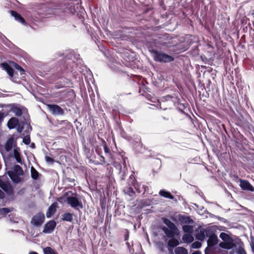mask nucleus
Masks as SVG:
<instances>
[{"label": "nucleus", "instance_id": "nucleus-7", "mask_svg": "<svg viewBox=\"0 0 254 254\" xmlns=\"http://www.w3.org/2000/svg\"><path fill=\"white\" fill-rule=\"evenodd\" d=\"M216 55L214 48H211V49H208L207 52L200 57L203 62H211L214 60Z\"/></svg>", "mask_w": 254, "mask_h": 254}, {"label": "nucleus", "instance_id": "nucleus-18", "mask_svg": "<svg viewBox=\"0 0 254 254\" xmlns=\"http://www.w3.org/2000/svg\"><path fill=\"white\" fill-rule=\"evenodd\" d=\"M103 142H104L103 148H104V151L105 153L106 157L108 158L109 159H110V160H109V162H110L111 163H112L113 162V158L112 155L111 153L110 149L107 146L106 142L105 141H103Z\"/></svg>", "mask_w": 254, "mask_h": 254}, {"label": "nucleus", "instance_id": "nucleus-60", "mask_svg": "<svg viewBox=\"0 0 254 254\" xmlns=\"http://www.w3.org/2000/svg\"><path fill=\"white\" fill-rule=\"evenodd\" d=\"M81 65H82V67H85V66L84 65L81 64Z\"/></svg>", "mask_w": 254, "mask_h": 254}, {"label": "nucleus", "instance_id": "nucleus-26", "mask_svg": "<svg viewBox=\"0 0 254 254\" xmlns=\"http://www.w3.org/2000/svg\"><path fill=\"white\" fill-rule=\"evenodd\" d=\"M159 194L160 196L167 198L170 199H173L174 198V196L171 194L170 192L166 191L164 190H161L159 191Z\"/></svg>", "mask_w": 254, "mask_h": 254}, {"label": "nucleus", "instance_id": "nucleus-25", "mask_svg": "<svg viewBox=\"0 0 254 254\" xmlns=\"http://www.w3.org/2000/svg\"><path fill=\"white\" fill-rule=\"evenodd\" d=\"M23 110L24 108L23 107H15L12 108V111L15 116L19 117L22 115Z\"/></svg>", "mask_w": 254, "mask_h": 254}, {"label": "nucleus", "instance_id": "nucleus-30", "mask_svg": "<svg viewBox=\"0 0 254 254\" xmlns=\"http://www.w3.org/2000/svg\"><path fill=\"white\" fill-rule=\"evenodd\" d=\"M183 231L185 233L191 234L193 232V228L192 226L188 225H184L182 227Z\"/></svg>", "mask_w": 254, "mask_h": 254}, {"label": "nucleus", "instance_id": "nucleus-21", "mask_svg": "<svg viewBox=\"0 0 254 254\" xmlns=\"http://www.w3.org/2000/svg\"><path fill=\"white\" fill-rule=\"evenodd\" d=\"M18 124V120L16 118H11L7 123V127L9 129L15 128Z\"/></svg>", "mask_w": 254, "mask_h": 254}, {"label": "nucleus", "instance_id": "nucleus-12", "mask_svg": "<svg viewBox=\"0 0 254 254\" xmlns=\"http://www.w3.org/2000/svg\"><path fill=\"white\" fill-rule=\"evenodd\" d=\"M219 245L220 247L227 250H231L236 246L231 237H230V241L221 242Z\"/></svg>", "mask_w": 254, "mask_h": 254}, {"label": "nucleus", "instance_id": "nucleus-32", "mask_svg": "<svg viewBox=\"0 0 254 254\" xmlns=\"http://www.w3.org/2000/svg\"><path fill=\"white\" fill-rule=\"evenodd\" d=\"M39 174L38 171L33 167L31 168V175L33 179L37 180L38 178Z\"/></svg>", "mask_w": 254, "mask_h": 254}, {"label": "nucleus", "instance_id": "nucleus-51", "mask_svg": "<svg viewBox=\"0 0 254 254\" xmlns=\"http://www.w3.org/2000/svg\"><path fill=\"white\" fill-rule=\"evenodd\" d=\"M128 239V232H127V234L125 235V240L127 241Z\"/></svg>", "mask_w": 254, "mask_h": 254}, {"label": "nucleus", "instance_id": "nucleus-44", "mask_svg": "<svg viewBox=\"0 0 254 254\" xmlns=\"http://www.w3.org/2000/svg\"><path fill=\"white\" fill-rule=\"evenodd\" d=\"M45 160L47 162L49 163L50 164L53 163L54 161V160L53 158L48 156H45Z\"/></svg>", "mask_w": 254, "mask_h": 254}, {"label": "nucleus", "instance_id": "nucleus-3", "mask_svg": "<svg viewBox=\"0 0 254 254\" xmlns=\"http://www.w3.org/2000/svg\"><path fill=\"white\" fill-rule=\"evenodd\" d=\"M121 157L122 158L121 162L115 161L113 165L119 170L121 179L124 180L127 176V168L126 163V159L122 156Z\"/></svg>", "mask_w": 254, "mask_h": 254}, {"label": "nucleus", "instance_id": "nucleus-29", "mask_svg": "<svg viewBox=\"0 0 254 254\" xmlns=\"http://www.w3.org/2000/svg\"><path fill=\"white\" fill-rule=\"evenodd\" d=\"M62 219L64 221L71 222L73 219L72 214L70 213H65L63 215Z\"/></svg>", "mask_w": 254, "mask_h": 254}, {"label": "nucleus", "instance_id": "nucleus-5", "mask_svg": "<svg viewBox=\"0 0 254 254\" xmlns=\"http://www.w3.org/2000/svg\"><path fill=\"white\" fill-rule=\"evenodd\" d=\"M154 61L157 62L169 63L174 60V58L164 53L153 51Z\"/></svg>", "mask_w": 254, "mask_h": 254}, {"label": "nucleus", "instance_id": "nucleus-2", "mask_svg": "<svg viewBox=\"0 0 254 254\" xmlns=\"http://www.w3.org/2000/svg\"><path fill=\"white\" fill-rule=\"evenodd\" d=\"M163 223L168 228L163 227L162 230L169 238L173 237L175 235L179 234V230L175 224L167 218L163 219Z\"/></svg>", "mask_w": 254, "mask_h": 254}, {"label": "nucleus", "instance_id": "nucleus-54", "mask_svg": "<svg viewBox=\"0 0 254 254\" xmlns=\"http://www.w3.org/2000/svg\"><path fill=\"white\" fill-rule=\"evenodd\" d=\"M8 62H9V64H16L15 62H12V61H9Z\"/></svg>", "mask_w": 254, "mask_h": 254}, {"label": "nucleus", "instance_id": "nucleus-38", "mask_svg": "<svg viewBox=\"0 0 254 254\" xmlns=\"http://www.w3.org/2000/svg\"><path fill=\"white\" fill-rule=\"evenodd\" d=\"M126 193H127L128 195H129L130 196H132L133 194H134V192L131 187H128L127 188L126 190Z\"/></svg>", "mask_w": 254, "mask_h": 254}, {"label": "nucleus", "instance_id": "nucleus-27", "mask_svg": "<svg viewBox=\"0 0 254 254\" xmlns=\"http://www.w3.org/2000/svg\"><path fill=\"white\" fill-rule=\"evenodd\" d=\"M182 240L185 243H190L193 241L194 239L191 234L187 233L184 235Z\"/></svg>", "mask_w": 254, "mask_h": 254}, {"label": "nucleus", "instance_id": "nucleus-22", "mask_svg": "<svg viewBox=\"0 0 254 254\" xmlns=\"http://www.w3.org/2000/svg\"><path fill=\"white\" fill-rule=\"evenodd\" d=\"M208 230H211V229L208 228L205 229L200 230L199 233L196 234V239L200 241H203L205 238H207L205 233Z\"/></svg>", "mask_w": 254, "mask_h": 254}, {"label": "nucleus", "instance_id": "nucleus-19", "mask_svg": "<svg viewBox=\"0 0 254 254\" xmlns=\"http://www.w3.org/2000/svg\"><path fill=\"white\" fill-rule=\"evenodd\" d=\"M14 139L13 137H11L7 139L5 145V149L7 152H8L12 149L14 145Z\"/></svg>", "mask_w": 254, "mask_h": 254}, {"label": "nucleus", "instance_id": "nucleus-43", "mask_svg": "<svg viewBox=\"0 0 254 254\" xmlns=\"http://www.w3.org/2000/svg\"><path fill=\"white\" fill-rule=\"evenodd\" d=\"M250 246L253 253H254V237L252 236L250 238Z\"/></svg>", "mask_w": 254, "mask_h": 254}, {"label": "nucleus", "instance_id": "nucleus-45", "mask_svg": "<svg viewBox=\"0 0 254 254\" xmlns=\"http://www.w3.org/2000/svg\"><path fill=\"white\" fill-rule=\"evenodd\" d=\"M6 116V115L4 113L0 112V125H1V123L3 121V119L4 117Z\"/></svg>", "mask_w": 254, "mask_h": 254}, {"label": "nucleus", "instance_id": "nucleus-17", "mask_svg": "<svg viewBox=\"0 0 254 254\" xmlns=\"http://www.w3.org/2000/svg\"><path fill=\"white\" fill-rule=\"evenodd\" d=\"M7 174L11 179V180L15 183H18L20 182V178L19 175L14 172L13 171H9Z\"/></svg>", "mask_w": 254, "mask_h": 254}, {"label": "nucleus", "instance_id": "nucleus-56", "mask_svg": "<svg viewBox=\"0 0 254 254\" xmlns=\"http://www.w3.org/2000/svg\"><path fill=\"white\" fill-rule=\"evenodd\" d=\"M234 250H233V251H231V252H230V254H234Z\"/></svg>", "mask_w": 254, "mask_h": 254}, {"label": "nucleus", "instance_id": "nucleus-48", "mask_svg": "<svg viewBox=\"0 0 254 254\" xmlns=\"http://www.w3.org/2000/svg\"><path fill=\"white\" fill-rule=\"evenodd\" d=\"M25 61L27 64L29 63L30 64H32L33 63V60L31 58L28 59L27 61L25 60Z\"/></svg>", "mask_w": 254, "mask_h": 254}, {"label": "nucleus", "instance_id": "nucleus-31", "mask_svg": "<svg viewBox=\"0 0 254 254\" xmlns=\"http://www.w3.org/2000/svg\"><path fill=\"white\" fill-rule=\"evenodd\" d=\"M14 156L16 161L22 164V160L21 158L20 154L17 149L14 148L13 151Z\"/></svg>", "mask_w": 254, "mask_h": 254}, {"label": "nucleus", "instance_id": "nucleus-55", "mask_svg": "<svg viewBox=\"0 0 254 254\" xmlns=\"http://www.w3.org/2000/svg\"><path fill=\"white\" fill-rule=\"evenodd\" d=\"M31 147H32V148H34L35 147V144L34 143H32L31 145Z\"/></svg>", "mask_w": 254, "mask_h": 254}, {"label": "nucleus", "instance_id": "nucleus-33", "mask_svg": "<svg viewBox=\"0 0 254 254\" xmlns=\"http://www.w3.org/2000/svg\"><path fill=\"white\" fill-rule=\"evenodd\" d=\"M176 254H188L187 250L183 247H177L175 250Z\"/></svg>", "mask_w": 254, "mask_h": 254}, {"label": "nucleus", "instance_id": "nucleus-1", "mask_svg": "<svg viewBox=\"0 0 254 254\" xmlns=\"http://www.w3.org/2000/svg\"><path fill=\"white\" fill-rule=\"evenodd\" d=\"M63 57L65 61H71V63L76 64H81L83 62L80 55L71 49L66 50L64 52H59L56 54V57Z\"/></svg>", "mask_w": 254, "mask_h": 254}, {"label": "nucleus", "instance_id": "nucleus-40", "mask_svg": "<svg viewBox=\"0 0 254 254\" xmlns=\"http://www.w3.org/2000/svg\"><path fill=\"white\" fill-rule=\"evenodd\" d=\"M14 66H15V68L17 69V70H20V74L21 75H22L23 74H24V72H25V70L23 69V68L22 67H21L19 64H14Z\"/></svg>", "mask_w": 254, "mask_h": 254}, {"label": "nucleus", "instance_id": "nucleus-62", "mask_svg": "<svg viewBox=\"0 0 254 254\" xmlns=\"http://www.w3.org/2000/svg\"><path fill=\"white\" fill-rule=\"evenodd\" d=\"M132 176H133V175H131V176H130V178H131Z\"/></svg>", "mask_w": 254, "mask_h": 254}, {"label": "nucleus", "instance_id": "nucleus-23", "mask_svg": "<svg viewBox=\"0 0 254 254\" xmlns=\"http://www.w3.org/2000/svg\"><path fill=\"white\" fill-rule=\"evenodd\" d=\"M57 203H53L48 208L46 213V216L48 218H50L53 214L55 213L56 211Z\"/></svg>", "mask_w": 254, "mask_h": 254}, {"label": "nucleus", "instance_id": "nucleus-39", "mask_svg": "<svg viewBox=\"0 0 254 254\" xmlns=\"http://www.w3.org/2000/svg\"><path fill=\"white\" fill-rule=\"evenodd\" d=\"M200 247H201L200 243L199 242H197V241L194 242L191 244V247L193 249H198V248H200Z\"/></svg>", "mask_w": 254, "mask_h": 254}, {"label": "nucleus", "instance_id": "nucleus-8", "mask_svg": "<svg viewBox=\"0 0 254 254\" xmlns=\"http://www.w3.org/2000/svg\"><path fill=\"white\" fill-rule=\"evenodd\" d=\"M67 203L72 208L75 209L82 208L83 205L82 202L75 197L69 196L66 198Z\"/></svg>", "mask_w": 254, "mask_h": 254}, {"label": "nucleus", "instance_id": "nucleus-57", "mask_svg": "<svg viewBox=\"0 0 254 254\" xmlns=\"http://www.w3.org/2000/svg\"><path fill=\"white\" fill-rule=\"evenodd\" d=\"M18 131H19V132H21L22 131V129L18 128Z\"/></svg>", "mask_w": 254, "mask_h": 254}, {"label": "nucleus", "instance_id": "nucleus-42", "mask_svg": "<svg viewBox=\"0 0 254 254\" xmlns=\"http://www.w3.org/2000/svg\"><path fill=\"white\" fill-rule=\"evenodd\" d=\"M23 142L25 144H29L30 142V138L28 135L25 136L23 139Z\"/></svg>", "mask_w": 254, "mask_h": 254}, {"label": "nucleus", "instance_id": "nucleus-52", "mask_svg": "<svg viewBox=\"0 0 254 254\" xmlns=\"http://www.w3.org/2000/svg\"><path fill=\"white\" fill-rule=\"evenodd\" d=\"M28 254H38L35 252H30Z\"/></svg>", "mask_w": 254, "mask_h": 254}, {"label": "nucleus", "instance_id": "nucleus-50", "mask_svg": "<svg viewBox=\"0 0 254 254\" xmlns=\"http://www.w3.org/2000/svg\"><path fill=\"white\" fill-rule=\"evenodd\" d=\"M206 46L207 47V50L208 49L209 50V49H211V48H213V47L211 45L210 43H207L206 44Z\"/></svg>", "mask_w": 254, "mask_h": 254}, {"label": "nucleus", "instance_id": "nucleus-13", "mask_svg": "<svg viewBox=\"0 0 254 254\" xmlns=\"http://www.w3.org/2000/svg\"><path fill=\"white\" fill-rule=\"evenodd\" d=\"M240 186L241 189L244 190L254 191V188L248 181L241 180Z\"/></svg>", "mask_w": 254, "mask_h": 254}, {"label": "nucleus", "instance_id": "nucleus-24", "mask_svg": "<svg viewBox=\"0 0 254 254\" xmlns=\"http://www.w3.org/2000/svg\"><path fill=\"white\" fill-rule=\"evenodd\" d=\"M0 67L6 71L7 74L10 76H13L14 70L12 67L9 66V64H0Z\"/></svg>", "mask_w": 254, "mask_h": 254}, {"label": "nucleus", "instance_id": "nucleus-35", "mask_svg": "<svg viewBox=\"0 0 254 254\" xmlns=\"http://www.w3.org/2000/svg\"><path fill=\"white\" fill-rule=\"evenodd\" d=\"M219 237L224 242L230 241V237H231L228 234L223 232L220 233Z\"/></svg>", "mask_w": 254, "mask_h": 254}, {"label": "nucleus", "instance_id": "nucleus-6", "mask_svg": "<svg viewBox=\"0 0 254 254\" xmlns=\"http://www.w3.org/2000/svg\"><path fill=\"white\" fill-rule=\"evenodd\" d=\"M191 44V41L190 39H184L181 42L173 46V50H176L177 53H180L187 51Z\"/></svg>", "mask_w": 254, "mask_h": 254}, {"label": "nucleus", "instance_id": "nucleus-53", "mask_svg": "<svg viewBox=\"0 0 254 254\" xmlns=\"http://www.w3.org/2000/svg\"><path fill=\"white\" fill-rule=\"evenodd\" d=\"M192 254H201L200 252L196 251L195 252L193 253Z\"/></svg>", "mask_w": 254, "mask_h": 254}, {"label": "nucleus", "instance_id": "nucleus-11", "mask_svg": "<svg viewBox=\"0 0 254 254\" xmlns=\"http://www.w3.org/2000/svg\"><path fill=\"white\" fill-rule=\"evenodd\" d=\"M56 224V222L55 221H50L45 225L43 232L46 234L51 233L54 230Z\"/></svg>", "mask_w": 254, "mask_h": 254}, {"label": "nucleus", "instance_id": "nucleus-20", "mask_svg": "<svg viewBox=\"0 0 254 254\" xmlns=\"http://www.w3.org/2000/svg\"><path fill=\"white\" fill-rule=\"evenodd\" d=\"M171 100H172V97L170 95H167L166 96L163 97L162 98H161L160 99V101H159V102L160 103V109H162L163 110H166L167 109V107L164 106L163 104L166 101L171 102Z\"/></svg>", "mask_w": 254, "mask_h": 254}, {"label": "nucleus", "instance_id": "nucleus-36", "mask_svg": "<svg viewBox=\"0 0 254 254\" xmlns=\"http://www.w3.org/2000/svg\"><path fill=\"white\" fill-rule=\"evenodd\" d=\"M44 254H57L51 247H46L43 250Z\"/></svg>", "mask_w": 254, "mask_h": 254}, {"label": "nucleus", "instance_id": "nucleus-49", "mask_svg": "<svg viewBox=\"0 0 254 254\" xmlns=\"http://www.w3.org/2000/svg\"><path fill=\"white\" fill-rule=\"evenodd\" d=\"M101 159H100V161H102L103 163H105L106 161H105V157L103 156H101Z\"/></svg>", "mask_w": 254, "mask_h": 254}, {"label": "nucleus", "instance_id": "nucleus-61", "mask_svg": "<svg viewBox=\"0 0 254 254\" xmlns=\"http://www.w3.org/2000/svg\"><path fill=\"white\" fill-rule=\"evenodd\" d=\"M2 64H7V63H6V62H4V63H3Z\"/></svg>", "mask_w": 254, "mask_h": 254}, {"label": "nucleus", "instance_id": "nucleus-34", "mask_svg": "<svg viewBox=\"0 0 254 254\" xmlns=\"http://www.w3.org/2000/svg\"><path fill=\"white\" fill-rule=\"evenodd\" d=\"M13 172L20 176H22L23 174V171L22 168L18 165H15L14 166Z\"/></svg>", "mask_w": 254, "mask_h": 254}, {"label": "nucleus", "instance_id": "nucleus-58", "mask_svg": "<svg viewBox=\"0 0 254 254\" xmlns=\"http://www.w3.org/2000/svg\"><path fill=\"white\" fill-rule=\"evenodd\" d=\"M20 64H24V62H23V61H20Z\"/></svg>", "mask_w": 254, "mask_h": 254}, {"label": "nucleus", "instance_id": "nucleus-14", "mask_svg": "<svg viewBox=\"0 0 254 254\" xmlns=\"http://www.w3.org/2000/svg\"><path fill=\"white\" fill-rule=\"evenodd\" d=\"M65 7L64 8V11L67 13L74 14L76 12L75 9V4L73 1H68L65 3Z\"/></svg>", "mask_w": 254, "mask_h": 254}, {"label": "nucleus", "instance_id": "nucleus-10", "mask_svg": "<svg viewBox=\"0 0 254 254\" xmlns=\"http://www.w3.org/2000/svg\"><path fill=\"white\" fill-rule=\"evenodd\" d=\"M48 107L50 112L55 115H63L64 114V110L57 105L49 104Z\"/></svg>", "mask_w": 254, "mask_h": 254}, {"label": "nucleus", "instance_id": "nucleus-46", "mask_svg": "<svg viewBox=\"0 0 254 254\" xmlns=\"http://www.w3.org/2000/svg\"><path fill=\"white\" fill-rule=\"evenodd\" d=\"M237 253L238 254H246L245 250L243 249H242V248L241 249H239L238 250Z\"/></svg>", "mask_w": 254, "mask_h": 254}, {"label": "nucleus", "instance_id": "nucleus-41", "mask_svg": "<svg viewBox=\"0 0 254 254\" xmlns=\"http://www.w3.org/2000/svg\"><path fill=\"white\" fill-rule=\"evenodd\" d=\"M182 221L185 223H190V222H192V221L191 220L190 217H183L182 219Z\"/></svg>", "mask_w": 254, "mask_h": 254}, {"label": "nucleus", "instance_id": "nucleus-28", "mask_svg": "<svg viewBox=\"0 0 254 254\" xmlns=\"http://www.w3.org/2000/svg\"><path fill=\"white\" fill-rule=\"evenodd\" d=\"M179 245V242L176 239L172 238L168 242V246L170 248H174Z\"/></svg>", "mask_w": 254, "mask_h": 254}, {"label": "nucleus", "instance_id": "nucleus-4", "mask_svg": "<svg viewBox=\"0 0 254 254\" xmlns=\"http://www.w3.org/2000/svg\"><path fill=\"white\" fill-rule=\"evenodd\" d=\"M205 234L206 235V237L208 238V240H207V247L205 250V254H208L210 248L217 244L218 238L212 229L207 230Z\"/></svg>", "mask_w": 254, "mask_h": 254}, {"label": "nucleus", "instance_id": "nucleus-59", "mask_svg": "<svg viewBox=\"0 0 254 254\" xmlns=\"http://www.w3.org/2000/svg\"><path fill=\"white\" fill-rule=\"evenodd\" d=\"M177 59H178V61L177 62L178 63H180V62L179 61H178V60H179V59H180V58L179 57H178Z\"/></svg>", "mask_w": 254, "mask_h": 254}, {"label": "nucleus", "instance_id": "nucleus-47", "mask_svg": "<svg viewBox=\"0 0 254 254\" xmlns=\"http://www.w3.org/2000/svg\"><path fill=\"white\" fill-rule=\"evenodd\" d=\"M2 210L4 212L6 213H7L10 211V209L8 208H2Z\"/></svg>", "mask_w": 254, "mask_h": 254}, {"label": "nucleus", "instance_id": "nucleus-16", "mask_svg": "<svg viewBox=\"0 0 254 254\" xmlns=\"http://www.w3.org/2000/svg\"><path fill=\"white\" fill-rule=\"evenodd\" d=\"M10 12L11 13V15L15 18V19L16 20L24 25H26V22L25 21L24 18L22 17L20 14H19L16 11L14 10H10Z\"/></svg>", "mask_w": 254, "mask_h": 254}, {"label": "nucleus", "instance_id": "nucleus-9", "mask_svg": "<svg viewBox=\"0 0 254 254\" xmlns=\"http://www.w3.org/2000/svg\"><path fill=\"white\" fill-rule=\"evenodd\" d=\"M44 220V214L42 213H38L32 217L31 223L34 226L39 227L43 223Z\"/></svg>", "mask_w": 254, "mask_h": 254}, {"label": "nucleus", "instance_id": "nucleus-37", "mask_svg": "<svg viewBox=\"0 0 254 254\" xmlns=\"http://www.w3.org/2000/svg\"><path fill=\"white\" fill-rule=\"evenodd\" d=\"M110 68L116 72H120L122 71V70L120 69V68L119 67H117L116 65V64H111L110 66Z\"/></svg>", "mask_w": 254, "mask_h": 254}, {"label": "nucleus", "instance_id": "nucleus-15", "mask_svg": "<svg viewBox=\"0 0 254 254\" xmlns=\"http://www.w3.org/2000/svg\"><path fill=\"white\" fill-rule=\"evenodd\" d=\"M0 187L6 192L11 194L13 192V189L11 185L6 182H4L0 179Z\"/></svg>", "mask_w": 254, "mask_h": 254}]
</instances>
